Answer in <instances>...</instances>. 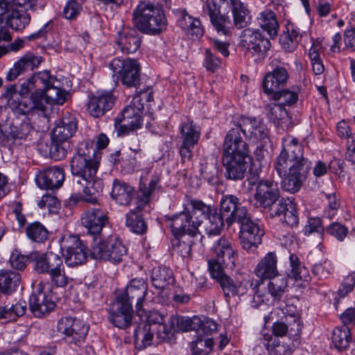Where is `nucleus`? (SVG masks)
I'll return each mask as SVG.
<instances>
[{
    "label": "nucleus",
    "mask_w": 355,
    "mask_h": 355,
    "mask_svg": "<svg viewBox=\"0 0 355 355\" xmlns=\"http://www.w3.org/2000/svg\"><path fill=\"white\" fill-rule=\"evenodd\" d=\"M41 96L42 101L45 105L46 112L49 106L51 107L53 105L64 104L67 101L68 93L54 84L45 91H42Z\"/></svg>",
    "instance_id": "37"
},
{
    "label": "nucleus",
    "mask_w": 355,
    "mask_h": 355,
    "mask_svg": "<svg viewBox=\"0 0 355 355\" xmlns=\"http://www.w3.org/2000/svg\"><path fill=\"white\" fill-rule=\"evenodd\" d=\"M277 258L274 252L267 253L257 266L254 273L262 279L274 277L278 274Z\"/></svg>",
    "instance_id": "34"
},
{
    "label": "nucleus",
    "mask_w": 355,
    "mask_h": 355,
    "mask_svg": "<svg viewBox=\"0 0 355 355\" xmlns=\"http://www.w3.org/2000/svg\"><path fill=\"white\" fill-rule=\"evenodd\" d=\"M309 168V164H301L293 166L287 165L288 173L286 172L285 175L281 176H285L282 181V188L291 193L298 191L306 177Z\"/></svg>",
    "instance_id": "23"
},
{
    "label": "nucleus",
    "mask_w": 355,
    "mask_h": 355,
    "mask_svg": "<svg viewBox=\"0 0 355 355\" xmlns=\"http://www.w3.org/2000/svg\"><path fill=\"white\" fill-rule=\"evenodd\" d=\"M123 53H133L140 46V39L135 30H124L116 42Z\"/></svg>",
    "instance_id": "38"
},
{
    "label": "nucleus",
    "mask_w": 355,
    "mask_h": 355,
    "mask_svg": "<svg viewBox=\"0 0 355 355\" xmlns=\"http://www.w3.org/2000/svg\"><path fill=\"white\" fill-rule=\"evenodd\" d=\"M269 355H291L293 346L279 338L263 334L261 339Z\"/></svg>",
    "instance_id": "33"
},
{
    "label": "nucleus",
    "mask_w": 355,
    "mask_h": 355,
    "mask_svg": "<svg viewBox=\"0 0 355 355\" xmlns=\"http://www.w3.org/2000/svg\"><path fill=\"white\" fill-rule=\"evenodd\" d=\"M321 48V42L318 40H315L313 42L309 52L312 69L315 75H320L324 71V67L319 54Z\"/></svg>",
    "instance_id": "52"
},
{
    "label": "nucleus",
    "mask_w": 355,
    "mask_h": 355,
    "mask_svg": "<svg viewBox=\"0 0 355 355\" xmlns=\"http://www.w3.org/2000/svg\"><path fill=\"white\" fill-rule=\"evenodd\" d=\"M259 121L260 120L257 118H242L239 125L232 128L230 131L238 129V133L241 139H243L241 136V132H242L246 137L252 139L254 130L259 125Z\"/></svg>",
    "instance_id": "54"
},
{
    "label": "nucleus",
    "mask_w": 355,
    "mask_h": 355,
    "mask_svg": "<svg viewBox=\"0 0 355 355\" xmlns=\"http://www.w3.org/2000/svg\"><path fill=\"white\" fill-rule=\"evenodd\" d=\"M156 329L151 328L149 324L139 327L135 331V343L137 347L141 349L150 345Z\"/></svg>",
    "instance_id": "46"
},
{
    "label": "nucleus",
    "mask_w": 355,
    "mask_h": 355,
    "mask_svg": "<svg viewBox=\"0 0 355 355\" xmlns=\"http://www.w3.org/2000/svg\"><path fill=\"white\" fill-rule=\"evenodd\" d=\"M32 76L34 77L35 81H38L40 84L39 88H40L43 92L49 89L57 82L56 78L53 76L51 75L50 71L49 70L38 71L34 73Z\"/></svg>",
    "instance_id": "59"
},
{
    "label": "nucleus",
    "mask_w": 355,
    "mask_h": 355,
    "mask_svg": "<svg viewBox=\"0 0 355 355\" xmlns=\"http://www.w3.org/2000/svg\"><path fill=\"white\" fill-rule=\"evenodd\" d=\"M207 207L209 208L207 212L199 213V216H202V219L198 220L199 225L197 228V234L200 240L205 238V236L201 235L202 233L206 234L208 238L218 236L224 225V218L214 208L209 205Z\"/></svg>",
    "instance_id": "16"
},
{
    "label": "nucleus",
    "mask_w": 355,
    "mask_h": 355,
    "mask_svg": "<svg viewBox=\"0 0 355 355\" xmlns=\"http://www.w3.org/2000/svg\"><path fill=\"white\" fill-rule=\"evenodd\" d=\"M147 93L140 92L132 98L129 105L123 108L121 114L116 118L114 125L118 134H125L130 131L139 129L143 123V112L144 104L142 98L146 97Z\"/></svg>",
    "instance_id": "6"
},
{
    "label": "nucleus",
    "mask_w": 355,
    "mask_h": 355,
    "mask_svg": "<svg viewBox=\"0 0 355 355\" xmlns=\"http://www.w3.org/2000/svg\"><path fill=\"white\" fill-rule=\"evenodd\" d=\"M50 277L58 287H65L69 283V277L65 273L63 263Z\"/></svg>",
    "instance_id": "63"
},
{
    "label": "nucleus",
    "mask_w": 355,
    "mask_h": 355,
    "mask_svg": "<svg viewBox=\"0 0 355 355\" xmlns=\"http://www.w3.org/2000/svg\"><path fill=\"white\" fill-rule=\"evenodd\" d=\"M110 68L114 76L118 74L123 85L128 87H137L140 81L141 67L139 63L134 59L114 58L110 63Z\"/></svg>",
    "instance_id": "10"
},
{
    "label": "nucleus",
    "mask_w": 355,
    "mask_h": 355,
    "mask_svg": "<svg viewBox=\"0 0 355 355\" xmlns=\"http://www.w3.org/2000/svg\"><path fill=\"white\" fill-rule=\"evenodd\" d=\"M51 293V286L48 282H40L37 290L29 299L31 311L37 318H42L54 309L55 304Z\"/></svg>",
    "instance_id": "12"
},
{
    "label": "nucleus",
    "mask_w": 355,
    "mask_h": 355,
    "mask_svg": "<svg viewBox=\"0 0 355 355\" xmlns=\"http://www.w3.org/2000/svg\"><path fill=\"white\" fill-rule=\"evenodd\" d=\"M113 96L107 92L98 94L90 98L87 110L94 117L103 116L105 112L111 109L114 104Z\"/></svg>",
    "instance_id": "31"
},
{
    "label": "nucleus",
    "mask_w": 355,
    "mask_h": 355,
    "mask_svg": "<svg viewBox=\"0 0 355 355\" xmlns=\"http://www.w3.org/2000/svg\"><path fill=\"white\" fill-rule=\"evenodd\" d=\"M234 24L238 28L245 27L250 20L249 11L240 0H230Z\"/></svg>",
    "instance_id": "44"
},
{
    "label": "nucleus",
    "mask_w": 355,
    "mask_h": 355,
    "mask_svg": "<svg viewBox=\"0 0 355 355\" xmlns=\"http://www.w3.org/2000/svg\"><path fill=\"white\" fill-rule=\"evenodd\" d=\"M213 250L216 259L222 262L227 269H233L235 263V250L232 243L225 237H221L214 244Z\"/></svg>",
    "instance_id": "28"
},
{
    "label": "nucleus",
    "mask_w": 355,
    "mask_h": 355,
    "mask_svg": "<svg viewBox=\"0 0 355 355\" xmlns=\"http://www.w3.org/2000/svg\"><path fill=\"white\" fill-rule=\"evenodd\" d=\"M260 26L266 31L270 37H274L277 35L279 23L276 15L270 10L262 11L257 17Z\"/></svg>",
    "instance_id": "42"
},
{
    "label": "nucleus",
    "mask_w": 355,
    "mask_h": 355,
    "mask_svg": "<svg viewBox=\"0 0 355 355\" xmlns=\"http://www.w3.org/2000/svg\"><path fill=\"white\" fill-rule=\"evenodd\" d=\"M133 310L131 303L117 297L109 309V320L116 327L124 329L131 325Z\"/></svg>",
    "instance_id": "15"
},
{
    "label": "nucleus",
    "mask_w": 355,
    "mask_h": 355,
    "mask_svg": "<svg viewBox=\"0 0 355 355\" xmlns=\"http://www.w3.org/2000/svg\"><path fill=\"white\" fill-rule=\"evenodd\" d=\"M58 330L65 335V338L69 343L78 345L84 340L88 327L81 320L71 317L62 318L58 324Z\"/></svg>",
    "instance_id": "17"
},
{
    "label": "nucleus",
    "mask_w": 355,
    "mask_h": 355,
    "mask_svg": "<svg viewBox=\"0 0 355 355\" xmlns=\"http://www.w3.org/2000/svg\"><path fill=\"white\" fill-rule=\"evenodd\" d=\"M30 257L35 263L34 268L37 273H48L50 276L63 263L61 257L53 252H33Z\"/></svg>",
    "instance_id": "22"
},
{
    "label": "nucleus",
    "mask_w": 355,
    "mask_h": 355,
    "mask_svg": "<svg viewBox=\"0 0 355 355\" xmlns=\"http://www.w3.org/2000/svg\"><path fill=\"white\" fill-rule=\"evenodd\" d=\"M60 205L57 198L51 194L44 195L38 202L41 209L47 208L50 212H55Z\"/></svg>",
    "instance_id": "61"
},
{
    "label": "nucleus",
    "mask_w": 355,
    "mask_h": 355,
    "mask_svg": "<svg viewBox=\"0 0 355 355\" xmlns=\"http://www.w3.org/2000/svg\"><path fill=\"white\" fill-rule=\"evenodd\" d=\"M331 339L333 344L338 349H347L352 339L349 327L343 325L342 327L336 328L332 333Z\"/></svg>",
    "instance_id": "50"
},
{
    "label": "nucleus",
    "mask_w": 355,
    "mask_h": 355,
    "mask_svg": "<svg viewBox=\"0 0 355 355\" xmlns=\"http://www.w3.org/2000/svg\"><path fill=\"white\" fill-rule=\"evenodd\" d=\"M279 198V191L276 182L270 180L259 181L254 196L256 206L264 208L270 207L278 200Z\"/></svg>",
    "instance_id": "19"
},
{
    "label": "nucleus",
    "mask_w": 355,
    "mask_h": 355,
    "mask_svg": "<svg viewBox=\"0 0 355 355\" xmlns=\"http://www.w3.org/2000/svg\"><path fill=\"white\" fill-rule=\"evenodd\" d=\"M26 234L33 241L43 242L47 239L48 231L40 223H35L27 227Z\"/></svg>",
    "instance_id": "58"
},
{
    "label": "nucleus",
    "mask_w": 355,
    "mask_h": 355,
    "mask_svg": "<svg viewBox=\"0 0 355 355\" xmlns=\"http://www.w3.org/2000/svg\"><path fill=\"white\" fill-rule=\"evenodd\" d=\"M164 320L162 315L157 311H150L146 318L144 324L150 325L151 328H156V333L159 338L165 340L170 331H168V322L164 324Z\"/></svg>",
    "instance_id": "45"
},
{
    "label": "nucleus",
    "mask_w": 355,
    "mask_h": 355,
    "mask_svg": "<svg viewBox=\"0 0 355 355\" xmlns=\"http://www.w3.org/2000/svg\"><path fill=\"white\" fill-rule=\"evenodd\" d=\"M250 160L248 145L240 139L238 129L229 131L225 138L222 157L225 177L234 181L243 180Z\"/></svg>",
    "instance_id": "2"
},
{
    "label": "nucleus",
    "mask_w": 355,
    "mask_h": 355,
    "mask_svg": "<svg viewBox=\"0 0 355 355\" xmlns=\"http://www.w3.org/2000/svg\"><path fill=\"white\" fill-rule=\"evenodd\" d=\"M108 240L104 241L96 237L90 249V256L97 260L107 261Z\"/></svg>",
    "instance_id": "55"
},
{
    "label": "nucleus",
    "mask_w": 355,
    "mask_h": 355,
    "mask_svg": "<svg viewBox=\"0 0 355 355\" xmlns=\"http://www.w3.org/2000/svg\"><path fill=\"white\" fill-rule=\"evenodd\" d=\"M107 250V261L112 263L121 261L126 254L125 245L116 238H110L108 239Z\"/></svg>",
    "instance_id": "47"
},
{
    "label": "nucleus",
    "mask_w": 355,
    "mask_h": 355,
    "mask_svg": "<svg viewBox=\"0 0 355 355\" xmlns=\"http://www.w3.org/2000/svg\"><path fill=\"white\" fill-rule=\"evenodd\" d=\"M28 9V6L20 3L0 0V38L5 41L11 40L6 24L15 31H22L29 24L31 16Z\"/></svg>",
    "instance_id": "3"
},
{
    "label": "nucleus",
    "mask_w": 355,
    "mask_h": 355,
    "mask_svg": "<svg viewBox=\"0 0 355 355\" xmlns=\"http://www.w3.org/2000/svg\"><path fill=\"white\" fill-rule=\"evenodd\" d=\"M248 214L245 207L241 206L239 198L234 195L223 196L220 203V214L228 226L239 221Z\"/></svg>",
    "instance_id": "20"
},
{
    "label": "nucleus",
    "mask_w": 355,
    "mask_h": 355,
    "mask_svg": "<svg viewBox=\"0 0 355 355\" xmlns=\"http://www.w3.org/2000/svg\"><path fill=\"white\" fill-rule=\"evenodd\" d=\"M31 130V126L26 117L23 119L16 117L11 123L0 125V139L1 137L6 139L10 137L12 139H24Z\"/></svg>",
    "instance_id": "25"
},
{
    "label": "nucleus",
    "mask_w": 355,
    "mask_h": 355,
    "mask_svg": "<svg viewBox=\"0 0 355 355\" xmlns=\"http://www.w3.org/2000/svg\"><path fill=\"white\" fill-rule=\"evenodd\" d=\"M64 180V171L59 167H49L40 172L36 182L40 188L53 189L59 188Z\"/></svg>",
    "instance_id": "26"
},
{
    "label": "nucleus",
    "mask_w": 355,
    "mask_h": 355,
    "mask_svg": "<svg viewBox=\"0 0 355 355\" xmlns=\"http://www.w3.org/2000/svg\"><path fill=\"white\" fill-rule=\"evenodd\" d=\"M213 339L208 337L198 336L190 343L192 355H208L213 349Z\"/></svg>",
    "instance_id": "51"
},
{
    "label": "nucleus",
    "mask_w": 355,
    "mask_h": 355,
    "mask_svg": "<svg viewBox=\"0 0 355 355\" xmlns=\"http://www.w3.org/2000/svg\"><path fill=\"white\" fill-rule=\"evenodd\" d=\"M225 268H227L222 263V262L218 261L216 259L209 261V269L211 275L218 282L220 278L226 275L224 272Z\"/></svg>",
    "instance_id": "62"
},
{
    "label": "nucleus",
    "mask_w": 355,
    "mask_h": 355,
    "mask_svg": "<svg viewBox=\"0 0 355 355\" xmlns=\"http://www.w3.org/2000/svg\"><path fill=\"white\" fill-rule=\"evenodd\" d=\"M272 95L274 100L279 101V103H281L282 105H291L297 100V94L294 92L288 90L278 91Z\"/></svg>",
    "instance_id": "60"
},
{
    "label": "nucleus",
    "mask_w": 355,
    "mask_h": 355,
    "mask_svg": "<svg viewBox=\"0 0 355 355\" xmlns=\"http://www.w3.org/2000/svg\"><path fill=\"white\" fill-rule=\"evenodd\" d=\"M266 109L268 117L276 125L282 128L288 127L291 123V118L281 103H271L267 105Z\"/></svg>",
    "instance_id": "39"
},
{
    "label": "nucleus",
    "mask_w": 355,
    "mask_h": 355,
    "mask_svg": "<svg viewBox=\"0 0 355 355\" xmlns=\"http://www.w3.org/2000/svg\"><path fill=\"white\" fill-rule=\"evenodd\" d=\"M209 208L201 201H190L184 205V209L168 218L173 234L179 236L183 234L196 235L199 225V213L207 212Z\"/></svg>",
    "instance_id": "4"
},
{
    "label": "nucleus",
    "mask_w": 355,
    "mask_h": 355,
    "mask_svg": "<svg viewBox=\"0 0 355 355\" xmlns=\"http://www.w3.org/2000/svg\"><path fill=\"white\" fill-rule=\"evenodd\" d=\"M241 44L252 53L254 60L264 58L270 47V42L259 30L245 29L242 33Z\"/></svg>",
    "instance_id": "14"
},
{
    "label": "nucleus",
    "mask_w": 355,
    "mask_h": 355,
    "mask_svg": "<svg viewBox=\"0 0 355 355\" xmlns=\"http://www.w3.org/2000/svg\"><path fill=\"white\" fill-rule=\"evenodd\" d=\"M218 282L227 299L243 295L247 291L246 286L243 285L241 282H235L227 275L220 278Z\"/></svg>",
    "instance_id": "40"
},
{
    "label": "nucleus",
    "mask_w": 355,
    "mask_h": 355,
    "mask_svg": "<svg viewBox=\"0 0 355 355\" xmlns=\"http://www.w3.org/2000/svg\"><path fill=\"white\" fill-rule=\"evenodd\" d=\"M21 280L19 273L11 270L0 271V291L10 294L15 291Z\"/></svg>",
    "instance_id": "43"
},
{
    "label": "nucleus",
    "mask_w": 355,
    "mask_h": 355,
    "mask_svg": "<svg viewBox=\"0 0 355 355\" xmlns=\"http://www.w3.org/2000/svg\"><path fill=\"white\" fill-rule=\"evenodd\" d=\"M291 270L288 272V278L293 279L294 283L301 281H308V271L306 268L301 266L298 258L292 254L290 256Z\"/></svg>",
    "instance_id": "49"
},
{
    "label": "nucleus",
    "mask_w": 355,
    "mask_h": 355,
    "mask_svg": "<svg viewBox=\"0 0 355 355\" xmlns=\"http://www.w3.org/2000/svg\"><path fill=\"white\" fill-rule=\"evenodd\" d=\"M180 239H177V243H174L175 249L180 255L183 258L190 256L192 245L196 241H201L196 235L183 234L179 235Z\"/></svg>",
    "instance_id": "48"
},
{
    "label": "nucleus",
    "mask_w": 355,
    "mask_h": 355,
    "mask_svg": "<svg viewBox=\"0 0 355 355\" xmlns=\"http://www.w3.org/2000/svg\"><path fill=\"white\" fill-rule=\"evenodd\" d=\"M135 196V189L130 184L115 180L113 182L111 197L121 205H128Z\"/></svg>",
    "instance_id": "35"
},
{
    "label": "nucleus",
    "mask_w": 355,
    "mask_h": 355,
    "mask_svg": "<svg viewBox=\"0 0 355 355\" xmlns=\"http://www.w3.org/2000/svg\"><path fill=\"white\" fill-rule=\"evenodd\" d=\"M304 231L306 235L316 232L321 236L324 232V228L322 226L320 219L319 218H310L304 227Z\"/></svg>",
    "instance_id": "64"
},
{
    "label": "nucleus",
    "mask_w": 355,
    "mask_h": 355,
    "mask_svg": "<svg viewBox=\"0 0 355 355\" xmlns=\"http://www.w3.org/2000/svg\"><path fill=\"white\" fill-rule=\"evenodd\" d=\"M99 153L93 146L79 147L78 151L71 160V170L74 176L71 188L79 193L72 195L73 201L83 200L91 204L98 202V196L102 191L103 182L96 175L99 166Z\"/></svg>",
    "instance_id": "1"
},
{
    "label": "nucleus",
    "mask_w": 355,
    "mask_h": 355,
    "mask_svg": "<svg viewBox=\"0 0 355 355\" xmlns=\"http://www.w3.org/2000/svg\"><path fill=\"white\" fill-rule=\"evenodd\" d=\"M81 223L87 230V233L98 236L103 228L108 223V217L101 209H90L83 214Z\"/></svg>",
    "instance_id": "24"
},
{
    "label": "nucleus",
    "mask_w": 355,
    "mask_h": 355,
    "mask_svg": "<svg viewBox=\"0 0 355 355\" xmlns=\"http://www.w3.org/2000/svg\"><path fill=\"white\" fill-rule=\"evenodd\" d=\"M125 225L132 232L137 234H143L147 230L144 218L135 211H130L126 214Z\"/></svg>",
    "instance_id": "53"
},
{
    "label": "nucleus",
    "mask_w": 355,
    "mask_h": 355,
    "mask_svg": "<svg viewBox=\"0 0 355 355\" xmlns=\"http://www.w3.org/2000/svg\"><path fill=\"white\" fill-rule=\"evenodd\" d=\"M180 19L178 21L180 27L184 31L186 35L192 38H198L202 35L203 31L201 28L200 21L190 16L185 10L180 11Z\"/></svg>",
    "instance_id": "36"
},
{
    "label": "nucleus",
    "mask_w": 355,
    "mask_h": 355,
    "mask_svg": "<svg viewBox=\"0 0 355 355\" xmlns=\"http://www.w3.org/2000/svg\"><path fill=\"white\" fill-rule=\"evenodd\" d=\"M151 280L153 286L159 289H164L174 282L172 271L165 267H157L153 270Z\"/></svg>",
    "instance_id": "41"
},
{
    "label": "nucleus",
    "mask_w": 355,
    "mask_h": 355,
    "mask_svg": "<svg viewBox=\"0 0 355 355\" xmlns=\"http://www.w3.org/2000/svg\"><path fill=\"white\" fill-rule=\"evenodd\" d=\"M237 223H240L239 238L243 249L250 251L261 243L264 232L259 225L250 218L248 214Z\"/></svg>",
    "instance_id": "13"
},
{
    "label": "nucleus",
    "mask_w": 355,
    "mask_h": 355,
    "mask_svg": "<svg viewBox=\"0 0 355 355\" xmlns=\"http://www.w3.org/2000/svg\"><path fill=\"white\" fill-rule=\"evenodd\" d=\"M77 124L73 116L64 117L55 124L51 134L52 140L64 142L76 131Z\"/></svg>",
    "instance_id": "32"
},
{
    "label": "nucleus",
    "mask_w": 355,
    "mask_h": 355,
    "mask_svg": "<svg viewBox=\"0 0 355 355\" xmlns=\"http://www.w3.org/2000/svg\"><path fill=\"white\" fill-rule=\"evenodd\" d=\"M268 285V292H262L259 288L253 297V306H258L263 302H270L279 300L287 287V279L282 275L274 276L270 278Z\"/></svg>",
    "instance_id": "18"
},
{
    "label": "nucleus",
    "mask_w": 355,
    "mask_h": 355,
    "mask_svg": "<svg viewBox=\"0 0 355 355\" xmlns=\"http://www.w3.org/2000/svg\"><path fill=\"white\" fill-rule=\"evenodd\" d=\"M42 90L37 89L31 93L30 98L21 96L20 101L17 102V94L15 86L6 89L2 95V98L6 101L7 105L17 114L27 115L35 111L45 112V105L42 99Z\"/></svg>",
    "instance_id": "7"
},
{
    "label": "nucleus",
    "mask_w": 355,
    "mask_h": 355,
    "mask_svg": "<svg viewBox=\"0 0 355 355\" xmlns=\"http://www.w3.org/2000/svg\"><path fill=\"white\" fill-rule=\"evenodd\" d=\"M207 9L209 12L210 21L218 36L230 37L232 24L225 15L230 10V4L227 0H207Z\"/></svg>",
    "instance_id": "9"
},
{
    "label": "nucleus",
    "mask_w": 355,
    "mask_h": 355,
    "mask_svg": "<svg viewBox=\"0 0 355 355\" xmlns=\"http://www.w3.org/2000/svg\"><path fill=\"white\" fill-rule=\"evenodd\" d=\"M158 182L159 178H155L150 180L148 187H144V188L140 189V195L139 196V198L140 199L139 200L137 207V209H143L144 207L149 202L150 197L152 193L157 187Z\"/></svg>",
    "instance_id": "57"
},
{
    "label": "nucleus",
    "mask_w": 355,
    "mask_h": 355,
    "mask_svg": "<svg viewBox=\"0 0 355 355\" xmlns=\"http://www.w3.org/2000/svg\"><path fill=\"white\" fill-rule=\"evenodd\" d=\"M202 327V321L197 317H184L178 315H171L168 320V331L170 334L182 331H198Z\"/></svg>",
    "instance_id": "30"
},
{
    "label": "nucleus",
    "mask_w": 355,
    "mask_h": 355,
    "mask_svg": "<svg viewBox=\"0 0 355 355\" xmlns=\"http://www.w3.org/2000/svg\"><path fill=\"white\" fill-rule=\"evenodd\" d=\"M134 21L139 31L148 34H158L166 26V19L163 10L146 2L139 4L135 10Z\"/></svg>",
    "instance_id": "5"
},
{
    "label": "nucleus",
    "mask_w": 355,
    "mask_h": 355,
    "mask_svg": "<svg viewBox=\"0 0 355 355\" xmlns=\"http://www.w3.org/2000/svg\"><path fill=\"white\" fill-rule=\"evenodd\" d=\"M309 164L303 157V146L296 138L288 137L283 141V150L277 158L275 169L279 176L285 175L287 165Z\"/></svg>",
    "instance_id": "8"
},
{
    "label": "nucleus",
    "mask_w": 355,
    "mask_h": 355,
    "mask_svg": "<svg viewBox=\"0 0 355 355\" xmlns=\"http://www.w3.org/2000/svg\"><path fill=\"white\" fill-rule=\"evenodd\" d=\"M43 61L42 56L27 52L13 64L6 75V79L13 81L20 76L37 69Z\"/></svg>",
    "instance_id": "21"
},
{
    "label": "nucleus",
    "mask_w": 355,
    "mask_h": 355,
    "mask_svg": "<svg viewBox=\"0 0 355 355\" xmlns=\"http://www.w3.org/2000/svg\"><path fill=\"white\" fill-rule=\"evenodd\" d=\"M288 72L284 67H277L272 72L268 73L263 81V89L268 94H274L281 86L286 83Z\"/></svg>",
    "instance_id": "29"
},
{
    "label": "nucleus",
    "mask_w": 355,
    "mask_h": 355,
    "mask_svg": "<svg viewBox=\"0 0 355 355\" xmlns=\"http://www.w3.org/2000/svg\"><path fill=\"white\" fill-rule=\"evenodd\" d=\"M147 292V284L141 279H132L126 287L124 293L117 297H124V300L136 303L138 311H141V304L144 300Z\"/></svg>",
    "instance_id": "27"
},
{
    "label": "nucleus",
    "mask_w": 355,
    "mask_h": 355,
    "mask_svg": "<svg viewBox=\"0 0 355 355\" xmlns=\"http://www.w3.org/2000/svg\"><path fill=\"white\" fill-rule=\"evenodd\" d=\"M60 249L65 263L70 267L82 265L87 261L86 248L76 236L64 237L60 242Z\"/></svg>",
    "instance_id": "11"
},
{
    "label": "nucleus",
    "mask_w": 355,
    "mask_h": 355,
    "mask_svg": "<svg viewBox=\"0 0 355 355\" xmlns=\"http://www.w3.org/2000/svg\"><path fill=\"white\" fill-rule=\"evenodd\" d=\"M181 133L185 145H195L197 144L200 132L192 122L183 124L181 128Z\"/></svg>",
    "instance_id": "56"
}]
</instances>
